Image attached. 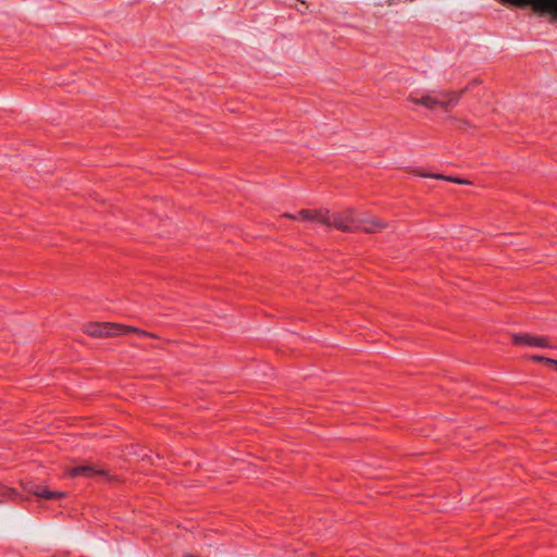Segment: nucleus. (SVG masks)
<instances>
[{
	"label": "nucleus",
	"instance_id": "1",
	"mask_svg": "<svg viewBox=\"0 0 557 557\" xmlns=\"http://www.w3.org/2000/svg\"><path fill=\"white\" fill-rule=\"evenodd\" d=\"M517 8H531L533 12L541 16H549L552 21H557V0H503Z\"/></svg>",
	"mask_w": 557,
	"mask_h": 557
},
{
	"label": "nucleus",
	"instance_id": "2",
	"mask_svg": "<svg viewBox=\"0 0 557 557\" xmlns=\"http://www.w3.org/2000/svg\"><path fill=\"white\" fill-rule=\"evenodd\" d=\"M331 215V225L342 232H356L358 231V218L360 214H357L354 208H346L343 211L330 212Z\"/></svg>",
	"mask_w": 557,
	"mask_h": 557
},
{
	"label": "nucleus",
	"instance_id": "3",
	"mask_svg": "<svg viewBox=\"0 0 557 557\" xmlns=\"http://www.w3.org/2000/svg\"><path fill=\"white\" fill-rule=\"evenodd\" d=\"M121 326L119 323L111 322H89L84 325V332L91 337H113L119 336Z\"/></svg>",
	"mask_w": 557,
	"mask_h": 557
},
{
	"label": "nucleus",
	"instance_id": "4",
	"mask_svg": "<svg viewBox=\"0 0 557 557\" xmlns=\"http://www.w3.org/2000/svg\"><path fill=\"white\" fill-rule=\"evenodd\" d=\"M283 216L288 218L290 220H296L298 218L306 221H317L325 226L331 225V215L329 209H313L308 210L304 209L298 212V216L290 213H285Z\"/></svg>",
	"mask_w": 557,
	"mask_h": 557
},
{
	"label": "nucleus",
	"instance_id": "5",
	"mask_svg": "<svg viewBox=\"0 0 557 557\" xmlns=\"http://www.w3.org/2000/svg\"><path fill=\"white\" fill-rule=\"evenodd\" d=\"M411 100L416 103H420L430 109H433L435 106L447 108L449 104H454L457 102L458 95L455 92H447L443 95V99L426 95L420 99L411 98Z\"/></svg>",
	"mask_w": 557,
	"mask_h": 557
},
{
	"label": "nucleus",
	"instance_id": "6",
	"mask_svg": "<svg viewBox=\"0 0 557 557\" xmlns=\"http://www.w3.org/2000/svg\"><path fill=\"white\" fill-rule=\"evenodd\" d=\"M358 231L374 233L388 226V224L379 218L370 214H360L358 218Z\"/></svg>",
	"mask_w": 557,
	"mask_h": 557
},
{
	"label": "nucleus",
	"instance_id": "7",
	"mask_svg": "<svg viewBox=\"0 0 557 557\" xmlns=\"http://www.w3.org/2000/svg\"><path fill=\"white\" fill-rule=\"evenodd\" d=\"M512 341L517 345H529L533 347H550L549 342L544 336H533L530 334H512Z\"/></svg>",
	"mask_w": 557,
	"mask_h": 557
},
{
	"label": "nucleus",
	"instance_id": "8",
	"mask_svg": "<svg viewBox=\"0 0 557 557\" xmlns=\"http://www.w3.org/2000/svg\"><path fill=\"white\" fill-rule=\"evenodd\" d=\"M27 492L39 498L52 499L58 497H64L65 493L63 492H51L46 486L41 485H32L26 488Z\"/></svg>",
	"mask_w": 557,
	"mask_h": 557
},
{
	"label": "nucleus",
	"instance_id": "9",
	"mask_svg": "<svg viewBox=\"0 0 557 557\" xmlns=\"http://www.w3.org/2000/svg\"><path fill=\"white\" fill-rule=\"evenodd\" d=\"M120 326H121L120 335L132 332V333H137V334H140V335H144V336L157 338V335H154L152 333H149V332H146V331H143V330H139V329L134 327V326H128V325H123V324H120Z\"/></svg>",
	"mask_w": 557,
	"mask_h": 557
},
{
	"label": "nucleus",
	"instance_id": "10",
	"mask_svg": "<svg viewBox=\"0 0 557 557\" xmlns=\"http://www.w3.org/2000/svg\"><path fill=\"white\" fill-rule=\"evenodd\" d=\"M83 469H86L82 475H85V476H91V475H106L107 472L106 470L103 469H97L95 466L92 465H86V466H82Z\"/></svg>",
	"mask_w": 557,
	"mask_h": 557
},
{
	"label": "nucleus",
	"instance_id": "11",
	"mask_svg": "<svg viewBox=\"0 0 557 557\" xmlns=\"http://www.w3.org/2000/svg\"><path fill=\"white\" fill-rule=\"evenodd\" d=\"M416 173L422 177H432V178H435V180H442V181H447L448 182V178L450 176H446V175H443V174H433V173H426V172H418L416 171Z\"/></svg>",
	"mask_w": 557,
	"mask_h": 557
},
{
	"label": "nucleus",
	"instance_id": "12",
	"mask_svg": "<svg viewBox=\"0 0 557 557\" xmlns=\"http://www.w3.org/2000/svg\"><path fill=\"white\" fill-rule=\"evenodd\" d=\"M13 494V490L0 486V500L10 497Z\"/></svg>",
	"mask_w": 557,
	"mask_h": 557
},
{
	"label": "nucleus",
	"instance_id": "13",
	"mask_svg": "<svg viewBox=\"0 0 557 557\" xmlns=\"http://www.w3.org/2000/svg\"><path fill=\"white\" fill-rule=\"evenodd\" d=\"M86 469H83L82 466L79 467H75V468H72L67 471V474L71 475V476H77V475H82V473L85 471Z\"/></svg>",
	"mask_w": 557,
	"mask_h": 557
},
{
	"label": "nucleus",
	"instance_id": "14",
	"mask_svg": "<svg viewBox=\"0 0 557 557\" xmlns=\"http://www.w3.org/2000/svg\"><path fill=\"white\" fill-rule=\"evenodd\" d=\"M448 182H453V183H456V184H471L469 181L467 180H461V178H458V177H454V176H450L448 178Z\"/></svg>",
	"mask_w": 557,
	"mask_h": 557
},
{
	"label": "nucleus",
	"instance_id": "15",
	"mask_svg": "<svg viewBox=\"0 0 557 557\" xmlns=\"http://www.w3.org/2000/svg\"><path fill=\"white\" fill-rule=\"evenodd\" d=\"M532 359L534 361H544L546 360V357H543V356H533Z\"/></svg>",
	"mask_w": 557,
	"mask_h": 557
},
{
	"label": "nucleus",
	"instance_id": "16",
	"mask_svg": "<svg viewBox=\"0 0 557 557\" xmlns=\"http://www.w3.org/2000/svg\"><path fill=\"white\" fill-rule=\"evenodd\" d=\"M545 362L557 367V360L555 359L546 358Z\"/></svg>",
	"mask_w": 557,
	"mask_h": 557
}]
</instances>
